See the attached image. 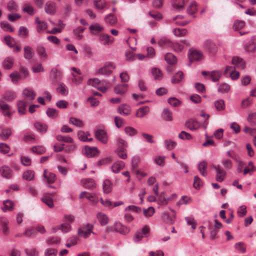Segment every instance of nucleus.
Instances as JSON below:
<instances>
[{"label":"nucleus","mask_w":256,"mask_h":256,"mask_svg":"<svg viewBox=\"0 0 256 256\" xmlns=\"http://www.w3.org/2000/svg\"><path fill=\"white\" fill-rule=\"evenodd\" d=\"M188 56L191 62L200 60L203 57L201 52L194 48L190 49Z\"/></svg>","instance_id":"obj_5"},{"label":"nucleus","mask_w":256,"mask_h":256,"mask_svg":"<svg viewBox=\"0 0 256 256\" xmlns=\"http://www.w3.org/2000/svg\"><path fill=\"white\" fill-rule=\"evenodd\" d=\"M24 57L28 60L31 59L34 55V52L30 46H25L24 47Z\"/></svg>","instance_id":"obj_33"},{"label":"nucleus","mask_w":256,"mask_h":256,"mask_svg":"<svg viewBox=\"0 0 256 256\" xmlns=\"http://www.w3.org/2000/svg\"><path fill=\"white\" fill-rule=\"evenodd\" d=\"M14 64V58L12 57L6 58L2 62V66L4 69L9 70L10 69Z\"/></svg>","instance_id":"obj_29"},{"label":"nucleus","mask_w":256,"mask_h":256,"mask_svg":"<svg viewBox=\"0 0 256 256\" xmlns=\"http://www.w3.org/2000/svg\"><path fill=\"white\" fill-rule=\"evenodd\" d=\"M56 140L60 142H66L71 144L73 142V140L72 139V138L68 136L58 135L56 136Z\"/></svg>","instance_id":"obj_59"},{"label":"nucleus","mask_w":256,"mask_h":256,"mask_svg":"<svg viewBox=\"0 0 256 256\" xmlns=\"http://www.w3.org/2000/svg\"><path fill=\"white\" fill-rule=\"evenodd\" d=\"M36 52L42 59L46 60L48 58V54L44 46L41 45L38 46L36 48Z\"/></svg>","instance_id":"obj_21"},{"label":"nucleus","mask_w":256,"mask_h":256,"mask_svg":"<svg viewBox=\"0 0 256 256\" xmlns=\"http://www.w3.org/2000/svg\"><path fill=\"white\" fill-rule=\"evenodd\" d=\"M10 78H11L12 82L14 84H16L20 78V76L17 72H14L10 74Z\"/></svg>","instance_id":"obj_57"},{"label":"nucleus","mask_w":256,"mask_h":256,"mask_svg":"<svg viewBox=\"0 0 256 256\" xmlns=\"http://www.w3.org/2000/svg\"><path fill=\"white\" fill-rule=\"evenodd\" d=\"M204 48L212 54H215L217 52V46L212 42L207 40L204 44Z\"/></svg>","instance_id":"obj_10"},{"label":"nucleus","mask_w":256,"mask_h":256,"mask_svg":"<svg viewBox=\"0 0 256 256\" xmlns=\"http://www.w3.org/2000/svg\"><path fill=\"white\" fill-rule=\"evenodd\" d=\"M34 127L37 132L41 134H44L46 132L48 126V125L41 122H36L34 124Z\"/></svg>","instance_id":"obj_11"},{"label":"nucleus","mask_w":256,"mask_h":256,"mask_svg":"<svg viewBox=\"0 0 256 256\" xmlns=\"http://www.w3.org/2000/svg\"><path fill=\"white\" fill-rule=\"evenodd\" d=\"M214 106L216 110L218 111H222L224 110L225 108V104L224 100L222 99L216 100L214 102Z\"/></svg>","instance_id":"obj_51"},{"label":"nucleus","mask_w":256,"mask_h":256,"mask_svg":"<svg viewBox=\"0 0 256 256\" xmlns=\"http://www.w3.org/2000/svg\"><path fill=\"white\" fill-rule=\"evenodd\" d=\"M116 68V64L114 62H108L96 71V74L108 76L112 73Z\"/></svg>","instance_id":"obj_1"},{"label":"nucleus","mask_w":256,"mask_h":256,"mask_svg":"<svg viewBox=\"0 0 256 256\" xmlns=\"http://www.w3.org/2000/svg\"><path fill=\"white\" fill-rule=\"evenodd\" d=\"M124 166V163L122 161H118L114 162L112 166V170L114 173H118L123 169Z\"/></svg>","instance_id":"obj_24"},{"label":"nucleus","mask_w":256,"mask_h":256,"mask_svg":"<svg viewBox=\"0 0 256 256\" xmlns=\"http://www.w3.org/2000/svg\"><path fill=\"white\" fill-rule=\"evenodd\" d=\"M44 10L48 14H54L56 10V4L52 1L47 2L44 5Z\"/></svg>","instance_id":"obj_8"},{"label":"nucleus","mask_w":256,"mask_h":256,"mask_svg":"<svg viewBox=\"0 0 256 256\" xmlns=\"http://www.w3.org/2000/svg\"><path fill=\"white\" fill-rule=\"evenodd\" d=\"M234 248L240 252L241 253H245L246 252V247L244 244L242 242H238L236 243L234 246Z\"/></svg>","instance_id":"obj_54"},{"label":"nucleus","mask_w":256,"mask_h":256,"mask_svg":"<svg viewBox=\"0 0 256 256\" xmlns=\"http://www.w3.org/2000/svg\"><path fill=\"white\" fill-rule=\"evenodd\" d=\"M103 191L104 193L108 194L112 191V182L108 180H106L103 182Z\"/></svg>","instance_id":"obj_38"},{"label":"nucleus","mask_w":256,"mask_h":256,"mask_svg":"<svg viewBox=\"0 0 256 256\" xmlns=\"http://www.w3.org/2000/svg\"><path fill=\"white\" fill-rule=\"evenodd\" d=\"M17 106L19 114H24L26 107V104L22 100H19L17 102Z\"/></svg>","instance_id":"obj_46"},{"label":"nucleus","mask_w":256,"mask_h":256,"mask_svg":"<svg viewBox=\"0 0 256 256\" xmlns=\"http://www.w3.org/2000/svg\"><path fill=\"white\" fill-rule=\"evenodd\" d=\"M212 167L216 172V181L220 182H223L226 176V170L221 168L220 164L212 165Z\"/></svg>","instance_id":"obj_4"},{"label":"nucleus","mask_w":256,"mask_h":256,"mask_svg":"<svg viewBox=\"0 0 256 256\" xmlns=\"http://www.w3.org/2000/svg\"><path fill=\"white\" fill-rule=\"evenodd\" d=\"M186 2V0H173L172 6L174 9L181 10H184Z\"/></svg>","instance_id":"obj_17"},{"label":"nucleus","mask_w":256,"mask_h":256,"mask_svg":"<svg viewBox=\"0 0 256 256\" xmlns=\"http://www.w3.org/2000/svg\"><path fill=\"white\" fill-rule=\"evenodd\" d=\"M166 61L170 64H174L176 62V57L172 53L168 52L164 56Z\"/></svg>","instance_id":"obj_35"},{"label":"nucleus","mask_w":256,"mask_h":256,"mask_svg":"<svg viewBox=\"0 0 256 256\" xmlns=\"http://www.w3.org/2000/svg\"><path fill=\"white\" fill-rule=\"evenodd\" d=\"M230 86L226 83L220 84L218 88V92L220 93H227L230 90Z\"/></svg>","instance_id":"obj_44"},{"label":"nucleus","mask_w":256,"mask_h":256,"mask_svg":"<svg viewBox=\"0 0 256 256\" xmlns=\"http://www.w3.org/2000/svg\"><path fill=\"white\" fill-rule=\"evenodd\" d=\"M127 90V84H118L114 88V91L116 94H123Z\"/></svg>","instance_id":"obj_26"},{"label":"nucleus","mask_w":256,"mask_h":256,"mask_svg":"<svg viewBox=\"0 0 256 256\" xmlns=\"http://www.w3.org/2000/svg\"><path fill=\"white\" fill-rule=\"evenodd\" d=\"M31 150L33 152L39 154H42L45 152L44 148L41 146H33Z\"/></svg>","instance_id":"obj_60"},{"label":"nucleus","mask_w":256,"mask_h":256,"mask_svg":"<svg viewBox=\"0 0 256 256\" xmlns=\"http://www.w3.org/2000/svg\"><path fill=\"white\" fill-rule=\"evenodd\" d=\"M184 16H182L178 15L173 18V21L174 22L175 24L182 26L188 24V21L182 20Z\"/></svg>","instance_id":"obj_37"},{"label":"nucleus","mask_w":256,"mask_h":256,"mask_svg":"<svg viewBox=\"0 0 256 256\" xmlns=\"http://www.w3.org/2000/svg\"><path fill=\"white\" fill-rule=\"evenodd\" d=\"M244 50L248 52H254L256 49V36H253L246 42L244 45Z\"/></svg>","instance_id":"obj_6"},{"label":"nucleus","mask_w":256,"mask_h":256,"mask_svg":"<svg viewBox=\"0 0 256 256\" xmlns=\"http://www.w3.org/2000/svg\"><path fill=\"white\" fill-rule=\"evenodd\" d=\"M150 228L148 226H144L142 228L138 230L136 233L134 240V242H138L143 238H147L150 235Z\"/></svg>","instance_id":"obj_2"},{"label":"nucleus","mask_w":256,"mask_h":256,"mask_svg":"<svg viewBox=\"0 0 256 256\" xmlns=\"http://www.w3.org/2000/svg\"><path fill=\"white\" fill-rule=\"evenodd\" d=\"M0 174L2 176L6 178H11L12 175V170L6 166H4L0 168Z\"/></svg>","instance_id":"obj_14"},{"label":"nucleus","mask_w":256,"mask_h":256,"mask_svg":"<svg viewBox=\"0 0 256 256\" xmlns=\"http://www.w3.org/2000/svg\"><path fill=\"white\" fill-rule=\"evenodd\" d=\"M46 114L49 117L54 118L58 116V112L56 109L48 108L46 110Z\"/></svg>","instance_id":"obj_63"},{"label":"nucleus","mask_w":256,"mask_h":256,"mask_svg":"<svg viewBox=\"0 0 256 256\" xmlns=\"http://www.w3.org/2000/svg\"><path fill=\"white\" fill-rule=\"evenodd\" d=\"M94 228L92 224H88L86 226L78 228V234L82 238H86L90 236L91 234H94L92 231Z\"/></svg>","instance_id":"obj_3"},{"label":"nucleus","mask_w":256,"mask_h":256,"mask_svg":"<svg viewBox=\"0 0 256 256\" xmlns=\"http://www.w3.org/2000/svg\"><path fill=\"white\" fill-rule=\"evenodd\" d=\"M84 186L86 188L92 189L96 187V184L93 179L87 178L84 180Z\"/></svg>","instance_id":"obj_34"},{"label":"nucleus","mask_w":256,"mask_h":256,"mask_svg":"<svg viewBox=\"0 0 256 256\" xmlns=\"http://www.w3.org/2000/svg\"><path fill=\"white\" fill-rule=\"evenodd\" d=\"M91 32L94 34V32H100L104 30V28L98 23H94L89 28Z\"/></svg>","instance_id":"obj_50"},{"label":"nucleus","mask_w":256,"mask_h":256,"mask_svg":"<svg viewBox=\"0 0 256 256\" xmlns=\"http://www.w3.org/2000/svg\"><path fill=\"white\" fill-rule=\"evenodd\" d=\"M7 10L11 13L16 12L19 10V6L14 0H10L7 4Z\"/></svg>","instance_id":"obj_19"},{"label":"nucleus","mask_w":256,"mask_h":256,"mask_svg":"<svg viewBox=\"0 0 256 256\" xmlns=\"http://www.w3.org/2000/svg\"><path fill=\"white\" fill-rule=\"evenodd\" d=\"M99 40L103 45H108L114 42V38L106 34H102L99 36Z\"/></svg>","instance_id":"obj_12"},{"label":"nucleus","mask_w":256,"mask_h":256,"mask_svg":"<svg viewBox=\"0 0 256 256\" xmlns=\"http://www.w3.org/2000/svg\"><path fill=\"white\" fill-rule=\"evenodd\" d=\"M56 90L59 94L63 96H66L68 93L66 86L63 83H60L59 84Z\"/></svg>","instance_id":"obj_40"},{"label":"nucleus","mask_w":256,"mask_h":256,"mask_svg":"<svg viewBox=\"0 0 256 256\" xmlns=\"http://www.w3.org/2000/svg\"><path fill=\"white\" fill-rule=\"evenodd\" d=\"M208 166V164L206 162L203 161L200 162L198 166V170L203 176L207 175L206 169Z\"/></svg>","instance_id":"obj_31"},{"label":"nucleus","mask_w":256,"mask_h":256,"mask_svg":"<svg viewBox=\"0 0 256 256\" xmlns=\"http://www.w3.org/2000/svg\"><path fill=\"white\" fill-rule=\"evenodd\" d=\"M184 79V74L182 72H178L176 74L172 79L173 84L178 83Z\"/></svg>","instance_id":"obj_45"},{"label":"nucleus","mask_w":256,"mask_h":256,"mask_svg":"<svg viewBox=\"0 0 256 256\" xmlns=\"http://www.w3.org/2000/svg\"><path fill=\"white\" fill-rule=\"evenodd\" d=\"M221 164L226 170H230L232 168L233 163L232 161L227 158H222L221 160Z\"/></svg>","instance_id":"obj_27"},{"label":"nucleus","mask_w":256,"mask_h":256,"mask_svg":"<svg viewBox=\"0 0 256 256\" xmlns=\"http://www.w3.org/2000/svg\"><path fill=\"white\" fill-rule=\"evenodd\" d=\"M97 218L100 222V224L102 226L106 225L108 222L109 219L106 214L99 212L97 214Z\"/></svg>","instance_id":"obj_25"},{"label":"nucleus","mask_w":256,"mask_h":256,"mask_svg":"<svg viewBox=\"0 0 256 256\" xmlns=\"http://www.w3.org/2000/svg\"><path fill=\"white\" fill-rule=\"evenodd\" d=\"M158 45L160 47H171L172 45V42L166 37H162L158 42Z\"/></svg>","instance_id":"obj_18"},{"label":"nucleus","mask_w":256,"mask_h":256,"mask_svg":"<svg viewBox=\"0 0 256 256\" xmlns=\"http://www.w3.org/2000/svg\"><path fill=\"white\" fill-rule=\"evenodd\" d=\"M104 20L106 24L114 25L116 22L117 19L114 15L108 14L105 16Z\"/></svg>","instance_id":"obj_41"},{"label":"nucleus","mask_w":256,"mask_h":256,"mask_svg":"<svg viewBox=\"0 0 256 256\" xmlns=\"http://www.w3.org/2000/svg\"><path fill=\"white\" fill-rule=\"evenodd\" d=\"M162 218L164 222L172 224L175 218V214H174L172 216H170L168 213L164 212L163 214Z\"/></svg>","instance_id":"obj_53"},{"label":"nucleus","mask_w":256,"mask_h":256,"mask_svg":"<svg viewBox=\"0 0 256 256\" xmlns=\"http://www.w3.org/2000/svg\"><path fill=\"white\" fill-rule=\"evenodd\" d=\"M152 74L156 80H161L162 74L161 71L156 68H153L152 70Z\"/></svg>","instance_id":"obj_55"},{"label":"nucleus","mask_w":256,"mask_h":256,"mask_svg":"<svg viewBox=\"0 0 256 256\" xmlns=\"http://www.w3.org/2000/svg\"><path fill=\"white\" fill-rule=\"evenodd\" d=\"M118 111L120 114L126 116L130 114L131 108L128 105L124 104L118 108Z\"/></svg>","instance_id":"obj_20"},{"label":"nucleus","mask_w":256,"mask_h":256,"mask_svg":"<svg viewBox=\"0 0 256 256\" xmlns=\"http://www.w3.org/2000/svg\"><path fill=\"white\" fill-rule=\"evenodd\" d=\"M44 176L46 178L47 182L50 184L54 183L56 179L55 174L52 172H50L47 174L46 170L44 172Z\"/></svg>","instance_id":"obj_42"},{"label":"nucleus","mask_w":256,"mask_h":256,"mask_svg":"<svg viewBox=\"0 0 256 256\" xmlns=\"http://www.w3.org/2000/svg\"><path fill=\"white\" fill-rule=\"evenodd\" d=\"M232 62L233 64L236 65L237 67L243 69L245 67V64L242 60L238 57H234L232 59Z\"/></svg>","instance_id":"obj_30"},{"label":"nucleus","mask_w":256,"mask_h":256,"mask_svg":"<svg viewBox=\"0 0 256 256\" xmlns=\"http://www.w3.org/2000/svg\"><path fill=\"white\" fill-rule=\"evenodd\" d=\"M173 34L176 36H186L188 31L186 28H176L173 30Z\"/></svg>","instance_id":"obj_47"},{"label":"nucleus","mask_w":256,"mask_h":256,"mask_svg":"<svg viewBox=\"0 0 256 256\" xmlns=\"http://www.w3.org/2000/svg\"><path fill=\"white\" fill-rule=\"evenodd\" d=\"M69 122L70 123L78 127L81 128L84 126L83 122L81 120L74 117L70 118Z\"/></svg>","instance_id":"obj_52"},{"label":"nucleus","mask_w":256,"mask_h":256,"mask_svg":"<svg viewBox=\"0 0 256 256\" xmlns=\"http://www.w3.org/2000/svg\"><path fill=\"white\" fill-rule=\"evenodd\" d=\"M4 206L2 208L3 212H6L8 210H12L13 208L14 202L10 200H6L3 202Z\"/></svg>","instance_id":"obj_28"},{"label":"nucleus","mask_w":256,"mask_h":256,"mask_svg":"<svg viewBox=\"0 0 256 256\" xmlns=\"http://www.w3.org/2000/svg\"><path fill=\"white\" fill-rule=\"evenodd\" d=\"M16 97V94L12 90L6 91L2 95V98L7 101H12Z\"/></svg>","instance_id":"obj_22"},{"label":"nucleus","mask_w":256,"mask_h":256,"mask_svg":"<svg viewBox=\"0 0 256 256\" xmlns=\"http://www.w3.org/2000/svg\"><path fill=\"white\" fill-rule=\"evenodd\" d=\"M11 134L12 132L10 129H3L2 131L1 134H0V136L2 138V140H6L10 137Z\"/></svg>","instance_id":"obj_61"},{"label":"nucleus","mask_w":256,"mask_h":256,"mask_svg":"<svg viewBox=\"0 0 256 256\" xmlns=\"http://www.w3.org/2000/svg\"><path fill=\"white\" fill-rule=\"evenodd\" d=\"M186 126L191 130H194L200 127L199 122L194 119H190L186 121Z\"/></svg>","instance_id":"obj_15"},{"label":"nucleus","mask_w":256,"mask_h":256,"mask_svg":"<svg viewBox=\"0 0 256 256\" xmlns=\"http://www.w3.org/2000/svg\"><path fill=\"white\" fill-rule=\"evenodd\" d=\"M18 34L20 36L25 38L28 36V30L24 26H20L18 30Z\"/></svg>","instance_id":"obj_64"},{"label":"nucleus","mask_w":256,"mask_h":256,"mask_svg":"<svg viewBox=\"0 0 256 256\" xmlns=\"http://www.w3.org/2000/svg\"><path fill=\"white\" fill-rule=\"evenodd\" d=\"M78 138L83 142L92 141V138H88L86 134L82 130L78 132Z\"/></svg>","instance_id":"obj_58"},{"label":"nucleus","mask_w":256,"mask_h":256,"mask_svg":"<svg viewBox=\"0 0 256 256\" xmlns=\"http://www.w3.org/2000/svg\"><path fill=\"white\" fill-rule=\"evenodd\" d=\"M23 97L30 101L35 98L36 94L34 90L25 88L22 92Z\"/></svg>","instance_id":"obj_16"},{"label":"nucleus","mask_w":256,"mask_h":256,"mask_svg":"<svg viewBox=\"0 0 256 256\" xmlns=\"http://www.w3.org/2000/svg\"><path fill=\"white\" fill-rule=\"evenodd\" d=\"M95 136L97 140L103 144H106L108 141V136L106 132L102 129L97 130L95 132Z\"/></svg>","instance_id":"obj_7"},{"label":"nucleus","mask_w":256,"mask_h":256,"mask_svg":"<svg viewBox=\"0 0 256 256\" xmlns=\"http://www.w3.org/2000/svg\"><path fill=\"white\" fill-rule=\"evenodd\" d=\"M162 116L164 120L166 121H172V114L170 110L167 108L163 110Z\"/></svg>","instance_id":"obj_32"},{"label":"nucleus","mask_w":256,"mask_h":256,"mask_svg":"<svg viewBox=\"0 0 256 256\" xmlns=\"http://www.w3.org/2000/svg\"><path fill=\"white\" fill-rule=\"evenodd\" d=\"M98 152L97 148L88 146H86L84 150V152L88 158L94 156L98 153Z\"/></svg>","instance_id":"obj_13"},{"label":"nucleus","mask_w":256,"mask_h":256,"mask_svg":"<svg viewBox=\"0 0 256 256\" xmlns=\"http://www.w3.org/2000/svg\"><path fill=\"white\" fill-rule=\"evenodd\" d=\"M185 220L187 223V224L188 226H190L192 230H194L196 228L197 226V222L193 217L186 216L185 218Z\"/></svg>","instance_id":"obj_49"},{"label":"nucleus","mask_w":256,"mask_h":256,"mask_svg":"<svg viewBox=\"0 0 256 256\" xmlns=\"http://www.w3.org/2000/svg\"><path fill=\"white\" fill-rule=\"evenodd\" d=\"M95 7L98 10H102L106 8V2L104 0H94Z\"/></svg>","instance_id":"obj_39"},{"label":"nucleus","mask_w":256,"mask_h":256,"mask_svg":"<svg viewBox=\"0 0 256 256\" xmlns=\"http://www.w3.org/2000/svg\"><path fill=\"white\" fill-rule=\"evenodd\" d=\"M197 10V4L196 2H191L187 9L188 14L190 15H194Z\"/></svg>","instance_id":"obj_43"},{"label":"nucleus","mask_w":256,"mask_h":256,"mask_svg":"<svg viewBox=\"0 0 256 256\" xmlns=\"http://www.w3.org/2000/svg\"><path fill=\"white\" fill-rule=\"evenodd\" d=\"M42 200L46 204L49 208H52L54 207V202L52 198L48 196H44L42 198Z\"/></svg>","instance_id":"obj_48"},{"label":"nucleus","mask_w":256,"mask_h":256,"mask_svg":"<svg viewBox=\"0 0 256 256\" xmlns=\"http://www.w3.org/2000/svg\"><path fill=\"white\" fill-rule=\"evenodd\" d=\"M114 229L115 232L122 234H126L129 232V229L120 222H116L114 224Z\"/></svg>","instance_id":"obj_9"},{"label":"nucleus","mask_w":256,"mask_h":256,"mask_svg":"<svg viewBox=\"0 0 256 256\" xmlns=\"http://www.w3.org/2000/svg\"><path fill=\"white\" fill-rule=\"evenodd\" d=\"M116 152L118 156L122 159H126L127 158V154L126 153V149L122 148H118Z\"/></svg>","instance_id":"obj_56"},{"label":"nucleus","mask_w":256,"mask_h":256,"mask_svg":"<svg viewBox=\"0 0 256 256\" xmlns=\"http://www.w3.org/2000/svg\"><path fill=\"white\" fill-rule=\"evenodd\" d=\"M22 177L26 180H32L34 177V172L32 170H27L23 173Z\"/></svg>","instance_id":"obj_36"},{"label":"nucleus","mask_w":256,"mask_h":256,"mask_svg":"<svg viewBox=\"0 0 256 256\" xmlns=\"http://www.w3.org/2000/svg\"><path fill=\"white\" fill-rule=\"evenodd\" d=\"M150 112L148 106H142L139 108L136 112V116L138 118H142L146 116Z\"/></svg>","instance_id":"obj_23"},{"label":"nucleus","mask_w":256,"mask_h":256,"mask_svg":"<svg viewBox=\"0 0 256 256\" xmlns=\"http://www.w3.org/2000/svg\"><path fill=\"white\" fill-rule=\"evenodd\" d=\"M210 76L213 82H216L220 80L221 73L219 71H214L210 74Z\"/></svg>","instance_id":"obj_62"}]
</instances>
